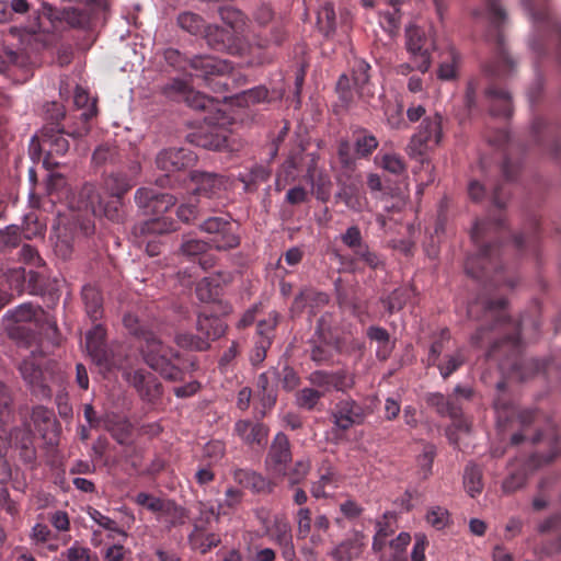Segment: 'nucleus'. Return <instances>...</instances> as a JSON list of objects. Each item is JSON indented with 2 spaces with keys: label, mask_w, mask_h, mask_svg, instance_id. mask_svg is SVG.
<instances>
[{
  "label": "nucleus",
  "mask_w": 561,
  "mask_h": 561,
  "mask_svg": "<svg viewBox=\"0 0 561 561\" xmlns=\"http://www.w3.org/2000/svg\"><path fill=\"white\" fill-rule=\"evenodd\" d=\"M485 96L490 101V112L494 116L510 117L513 112L511 94L496 85H490L485 90Z\"/></svg>",
  "instance_id": "obj_34"
},
{
  "label": "nucleus",
  "mask_w": 561,
  "mask_h": 561,
  "mask_svg": "<svg viewBox=\"0 0 561 561\" xmlns=\"http://www.w3.org/2000/svg\"><path fill=\"white\" fill-rule=\"evenodd\" d=\"M329 301L330 297L327 293L306 287L296 295L290 306V312L294 317H298L305 311H308L310 316H316Z\"/></svg>",
  "instance_id": "obj_29"
},
{
  "label": "nucleus",
  "mask_w": 561,
  "mask_h": 561,
  "mask_svg": "<svg viewBox=\"0 0 561 561\" xmlns=\"http://www.w3.org/2000/svg\"><path fill=\"white\" fill-rule=\"evenodd\" d=\"M53 112L50 118L54 121L46 124L39 131V135H35L32 139V145L37 141L38 149L46 153L44 159V165L47 169L55 168L58 165L57 162H53L50 159L54 154L64 156L69 150V141L67 136L73 139L81 138L89 133L88 126H81L71 131H66L59 127V122L65 117L64 107L54 102L49 105L47 112Z\"/></svg>",
  "instance_id": "obj_8"
},
{
  "label": "nucleus",
  "mask_w": 561,
  "mask_h": 561,
  "mask_svg": "<svg viewBox=\"0 0 561 561\" xmlns=\"http://www.w3.org/2000/svg\"><path fill=\"white\" fill-rule=\"evenodd\" d=\"M244 493L242 490L234 486H229L225 491V496L218 503V510L222 515H227L238 510L243 501Z\"/></svg>",
  "instance_id": "obj_55"
},
{
  "label": "nucleus",
  "mask_w": 561,
  "mask_h": 561,
  "mask_svg": "<svg viewBox=\"0 0 561 561\" xmlns=\"http://www.w3.org/2000/svg\"><path fill=\"white\" fill-rule=\"evenodd\" d=\"M291 445L288 436L279 432L277 433L270 446L266 455V467L274 473L285 472L287 465L291 461Z\"/></svg>",
  "instance_id": "obj_27"
},
{
  "label": "nucleus",
  "mask_w": 561,
  "mask_h": 561,
  "mask_svg": "<svg viewBox=\"0 0 561 561\" xmlns=\"http://www.w3.org/2000/svg\"><path fill=\"white\" fill-rule=\"evenodd\" d=\"M506 305L507 300L505 298L492 299L486 296H479L468 305L467 313L470 319L488 322V324H481L477 329L471 341L474 345H480L484 340L489 339L491 332L499 331L503 333L504 336L502 339L493 342L488 356L497 358L502 350L507 351L512 359L510 364L501 363V367L504 369L510 366L512 373L519 375L520 379H525L526 375L522 371L525 365L529 366L534 373L545 369L546 365L538 359L526 362L520 357V324L513 321L506 314Z\"/></svg>",
  "instance_id": "obj_2"
},
{
  "label": "nucleus",
  "mask_w": 561,
  "mask_h": 561,
  "mask_svg": "<svg viewBox=\"0 0 561 561\" xmlns=\"http://www.w3.org/2000/svg\"><path fill=\"white\" fill-rule=\"evenodd\" d=\"M463 486L471 497H476L483 490L482 469L474 465L469 463L463 471Z\"/></svg>",
  "instance_id": "obj_44"
},
{
  "label": "nucleus",
  "mask_w": 561,
  "mask_h": 561,
  "mask_svg": "<svg viewBox=\"0 0 561 561\" xmlns=\"http://www.w3.org/2000/svg\"><path fill=\"white\" fill-rule=\"evenodd\" d=\"M140 172V162L128 160L122 169L104 178L103 187L111 197H124L137 184Z\"/></svg>",
  "instance_id": "obj_18"
},
{
  "label": "nucleus",
  "mask_w": 561,
  "mask_h": 561,
  "mask_svg": "<svg viewBox=\"0 0 561 561\" xmlns=\"http://www.w3.org/2000/svg\"><path fill=\"white\" fill-rule=\"evenodd\" d=\"M218 507L209 503L201 502L198 504V516L194 520L193 533H206L211 529L214 523H218L221 516Z\"/></svg>",
  "instance_id": "obj_38"
},
{
  "label": "nucleus",
  "mask_w": 561,
  "mask_h": 561,
  "mask_svg": "<svg viewBox=\"0 0 561 561\" xmlns=\"http://www.w3.org/2000/svg\"><path fill=\"white\" fill-rule=\"evenodd\" d=\"M207 44L215 50L226 51L230 55H242L243 43L229 30L218 25H207L204 31Z\"/></svg>",
  "instance_id": "obj_25"
},
{
  "label": "nucleus",
  "mask_w": 561,
  "mask_h": 561,
  "mask_svg": "<svg viewBox=\"0 0 561 561\" xmlns=\"http://www.w3.org/2000/svg\"><path fill=\"white\" fill-rule=\"evenodd\" d=\"M82 300L89 318L93 322L100 320L103 314V298L101 293L94 286L85 285L82 288Z\"/></svg>",
  "instance_id": "obj_39"
},
{
  "label": "nucleus",
  "mask_w": 561,
  "mask_h": 561,
  "mask_svg": "<svg viewBox=\"0 0 561 561\" xmlns=\"http://www.w3.org/2000/svg\"><path fill=\"white\" fill-rule=\"evenodd\" d=\"M317 25L319 31L325 36L330 37L336 30V15L334 7L331 2H324L317 13Z\"/></svg>",
  "instance_id": "obj_42"
},
{
  "label": "nucleus",
  "mask_w": 561,
  "mask_h": 561,
  "mask_svg": "<svg viewBox=\"0 0 561 561\" xmlns=\"http://www.w3.org/2000/svg\"><path fill=\"white\" fill-rule=\"evenodd\" d=\"M123 322L129 333L144 340L141 352L146 364L164 379L182 380L186 371L196 368V363L192 358H185L179 352L164 345L153 332L140 324L137 317L126 314Z\"/></svg>",
  "instance_id": "obj_3"
},
{
  "label": "nucleus",
  "mask_w": 561,
  "mask_h": 561,
  "mask_svg": "<svg viewBox=\"0 0 561 561\" xmlns=\"http://www.w3.org/2000/svg\"><path fill=\"white\" fill-rule=\"evenodd\" d=\"M104 427L111 433L112 437L121 445L126 444L131 436V424L125 420L119 419L117 421H112L106 419L104 421Z\"/></svg>",
  "instance_id": "obj_50"
},
{
  "label": "nucleus",
  "mask_w": 561,
  "mask_h": 561,
  "mask_svg": "<svg viewBox=\"0 0 561 561\" xmlns=\"http://www.w3.org/2000/svg\"><path fill=\"white\" fill-rule=\"evenodd\" d=\"M534 141L542 146L552 157L561 156V139L557 138L543 118H535L531 125Z\"/></svg>",
  "instance_id": "obj_31"
},
{
  "label": "nucleus",
  "mask_w": 561,
  "mask_h": 561,
  "mask_svg": "<svg viewBox=\"0 0 561 561\" xmlns=\"http://www.w3.org/2000/svg\"><path fill=\"white\" fill-rule=\"evenodd\" d=\"M174 342L179 347L188 351L203 352L209 348V344L207 343L206 339H204L202 335H195L190 332L176 333Z\"/></svg>",
  "instance_id": "obj_52"
},
{
  "label": "nucleus",
  "mask_w": 561,
  "mask_h": 561,
  "mask_svg": "<svg viewBox=\"0 0 561 561\" xmlns=\"http://www.w3.org/2000/svg\"><path fill=\"white\" fill-rule=\"evenodd\" d=\"M141 236L156 237L176 230V222L169 217L148 219L137 228Z\"/></svg>",
  "instance_id": "obj_40"
},
{
  "label": "nucleus",
  "mask_w": 561,
  "mask_h": 561,
  "mask_svg": "<svg viewBox=\"0 0 561 561\" xmlns=\"http://www.w3.org/2000/svg\"><path fill=\"white\" fill-rule=\"evenodd\" d=\"M271 176V170L264 165L256 164L247 173H240L239 180L244 183L245 188L250 190L251 186H256L260 183L266 182Z\"/></svg>",
  "instance_id": "obj_57"
},
{
  "label": "nucleus",
  "mask_w": 561,
  "mask_h": 561,
  "mask_svg": "<svg viewBox=\"0 0 561 561\" xmlns=\"http://www.w3.org/2000/svg\"><path fill=\"white\" fill-rule=\"evenodd\" d=\"M73 103L79 110H82L79 118L82 121V126H87L88 122L96 115L95 101L90 102L89 93L82 88L77 87Z\"/></svg>",
  "instance_id": "obj_45"
},
{
  "label": "nucleus",
  "mask_w": 561,
  "mask_h": 561,
  "mask_svg": "<svg viewBox=\"0 0 561 561\" xmlns=\"http://www.w3.org/2000/svg\"><path fill=\"white\" fill-rule=\"evenodd\" d=\"M323 397L324 391H320L314 387H306L297 391L296 404L304 410L313 411Z\"/></svg>",
  "instance_id": "obj_53"
},
{
  "label": "nucleus",
  "mask_w": 561,
  "mask_h": 561,
  "mask_svg": "<svg viewBox=\"0 0 561 561\" xmlns=\"http://www.w3.org/2000/svg\"><path fill=\"white\" fill-rule=\"evenodd\" d=\"M340 239L351 251L345 254L335 253L341 265V272L356 274L363 272L365 268L371 271L385 268V257L368 245L358 226H350L341 233Z\"/></svg>",
  "instance_id": "obj_7"
},
{
  "label": "nucleus",
  "mask_w": 561,
  "mask_h": 561,
  "mask_svg": "<svg viewBox=\"0 0 561 561\" xmlns=\"http://www.w3.org/2000/svg\"><path fill=\"white\" fill-rule=\"evenodd\" d=\"M310 469L311 462L309 459H299L295 461L290 469L286 467L285 472H278L277 474L286 478L288 485L294 488L300 484L307 478Z\"/></svg>",
  "instance_id": "obj_46"
},
{
  "label": "nucleus",
  "mask_w": 561,
  "mask_h": 561,
  "mask_svg": "<svg viewBox=\"0 0 561 561\" xmlns=\"http://www.w3.org/2000/svg\"><path fill=\"white\" fill-rule=\"evenodd\" d=\"M442 122L443 117L438 113L422 121L417 133L412 136L409 145L411 154L423 156L426 150L435 148L440 142Z\"/></svg>",
  "instance_id": "obj_17"
},
{
  "label": "nucleus",
  "mask_w": 561,
  "mask_h": 561,
  "mask_svg": "<svg viewBox=\"0 0 561 561\" xmlns=\"http://www.w3.org/2000/svg\"><path fill=\"white\" fill-rule=\"evenodd\" d=\"M466 362L462 350L458 348L451 354H447L443 359H438L437 364H431L430 366L437 367L443 379H447L455 371H457Z\"/></svg>",
  "instance_id": "obj_43"
},
{
  "label": "nucleus",
  "mask_w": 561,
  "mask_h": 561,
  "mask_svg": "<svg viewBox=\"0 0 561 561\" xmlns=\"http://www.w3.org/2000/svg\"><path fill=\"white\" fill-rule=\"evenodd\" d=\"M8 314L13 321V324L9 329L11 337L28 342L34 336V330L31 328L32 324L35 327L42 320H49L45 311L31 302L22 304L13 310L8 311Z\"/></svg>",
  "instance_id": "obj_14"
},
{
  "label": "nucleus",
  "mask_w": 561,
  "mask_h": 561,
  "mask_svg": "<svg viewBox=\"0 0 561 561\" xmlns=\"http://www.w3.org/2000/svg\"><path fill=\"white\" fill-rule=\"evenodd\" d=\"M450 332L447 328L442 329L434 337L427 356L428 366L431 364H437V360L440 358V354L445 350V345L450 341Z\"/></svg>",
  "instance_id": "obj_62"
},
{
  "label": "nucleus",
  "mask_w": 561,
  "mask_h": 561,
  "mask_svg": "<svg viewBox=\"0 0 561 561\" xmlns=\"http://www.w3.org/2000/svg\"><path fill=\"white\" fill-rule=\"evenodd\" d=\"M126 379L137 390L139 397L148 403H156L162 396V385L149 371L144 369L128 371Z\"/></svg>",
  "instance_id": "obj_22"
},
{
  "label": "nucleus",
  "mask_w": 561,
  "mask_h": 561,
  "mask_svg": "<svg viewBox=\"0 0 561 561\" xmlns=\"http://www.w3.org/2000/svg\"><path fill=\"white\" fill-rule=\"evenodd\" d=\"M135 202L146 215L163 214L172 207L176 198L168 193H160L154 188L140 187L136 191Z\"/></svg>",
  "instance_id": "obj_21"
},
{
  "label": "nucleus",
  "mask_w": 561,
  "mask_h": 561,
  "mask_svg": "<svg viewBox=\"0 0 561 561\" xmlns=\"http://www.w3.org/2000/svg\"><path fill=\"white\" fill-rule=\"evenodd\" d=\"M522 4L531 18L538 36H548L561 45V22L552 13L549 0H522ZM530 45L538 54L546 51L541 38H534Z\"/></svg>",
  "instance_id": "obj_10"
},
{
  "label": "nucleus",
  "mask_w": 561,
  "mask_h": 561,
  "mask_svg": "<svg viewBox=\"0 0 561 561\" xmlns=\"http://www.w3.org/2000/svg\"><path fill=\"white\" fill-rule=\"evenodd\" d=\"M184 102L194 110L206 111L215 108L219 100L192 89Z\"/></svg>",
  "instance_id": "obj_63"
},
{
  "label": "nucleus",
  "mask_w": 561,
  "mask_h": 561,
  "mask_svg": "<svg viewBox=\"0 0 561 561\" xmlns=\"http://www.w3.org/2000/svg\"><path fill=\"white\" fill-rule=\"evenodd\" d=\"M460 55L455 47L450 46L444 53V59L438 68V78L442 80H453L457 77V66Z\"/></svg>",
  "instance_id": "obj_47"
},
{
  "label": "nucleus",
  "mask_w": 561,
  "mask_h": 561,
  "mask_svg": "<svg viewBox=\"0 0 561 561\" xmlns=\"http://www.w3.org/2000/svg\"><path fill=\"white\" fill-rule=\"evenodd\" d=\"M366 335L370 341L378 344L376 350L377 358L382 362L387 360L393 351V344L390 341L388 331L381 327L371 325L367 329Z\"/></svg>",
  "instance_id": "obj_37"
},
{
  "label": "nucleus",
  "mask_w": 561,
  "mask_h": 561,
  "mask_svg": "<svg viewBox=\"0 0 561 561\" xmlns=\"http://www.w3.org/2000/svg\"><path fill=\"white\" fill-rule=\"evenodd\" d=\"M128 160H134L128 156L127 150L119 149L115 144H102L95 148L92 154V162L96 167L101 165H126Z\"/></svg>",
  "instance_id": "obj_33"
},
{
  "label": "nucleus",
  "mask_w": 561,
  "mask_h": 561,
  "mask_svg": "<svg viewBox=\"0 0 561 561\" xmlns=\"http://www.w3.org/2000/svg\"><path fill=\"white\" fill-rule=\"evenodd\" d=\"M79 199L87 210L94 217H105L111 221H119L122 218L123 197L104 198L93 184H84L79 193Z\"/></svg>",
  "instance_id": "obj_13"
},
{
  "label": "nucleus",
  "mask_w": 561,
  "mask_h": 561,
  "mask_svg": "<svg viewBox=\"0 0 561 561\" xmlns=\"http://www.w3.org/2000/svg\"><path fill=\"white\" fill-rule=\"evenodd\" d=\"M337 486L336 472L332 468H328L325 471L320 473L319 480L311 483L310 492L316 499H325L329 496L327 490H334Z\"/></svg>",
  "instance_id": "obj_41"
},
{
  "label": "nucleus",
  "mask_w": 561,
  "mask_h": 561,
  "mask_svg": "<svg viewBox=\"0 0 561 561\" xmlns=\"http://www.w3.org/2000/svg\"><path fill=\"white\" fill-rule=\"evenodd\" d=\"M191 179L196 184L193 192L196 196L208 199L220 198L227 190V179L217 173L193 171L191 172Z\"/></svg>",
  "instance_id": "obj_28"
},
{
  "label": "nucleus",
  "mask_w": 561,
  "mask_h": 561,
  "mask_svg": "<svg viewBox=\"0 0 561 561\" xmlns=\"http://www.w3.org/2000/svg\"><path fill=\"white\" fill-rule=\"evenodd\" d=\"M199 229L211 236L209 243L217 251H229L240 245L238 228L230 217H208L199 224Z\"/></svg>",
  "instance_id": "obj_11"
},
{
  "label": "nucleus",
  "mask_w": 561,
  "mask_h": 561,
  "mask_svg": "<svg viewBox=\"0 0 561 561\" xmlns=\"http://www.w3.org/2000/svg\"><path fill=\"white\" fill-rule=\"evenodd\" d=\"M379 140L367 128L355 126L351 138H341L336 145L337 178L350 179L357 169V159H369L377 150Z\"/></svg>",
  "instance_id": "obj_9"
},
{
  "label": "nucleus",
  "mask_w": 561,
  "mask_h": 561,
  "mask_svg": "<svg viewBox=\"0 0 561 561\" xmlns=\"http://www.w3.org/2000/svg\"><path fill=\"white\" fill-rule=\"evenodd\" d=\"M196 158V154L187 148H169L158 153L156 164L161 171L172 173L192 167Z\"/></svg>",
  "instance_id": "obj_26"
},
{
  "label": "nucleus",
  "mask_w": 561,
  "mask_h": 561,
  "mask_svg": "<svg viewBox=\"0 0 561 561\" xmlns=\"http://www.w3.org/2000/svg\"><path fill=\"white\" fill-rule=\"evenodd\" d=\"M219 16L234 33L242 32L248 20L241 10L230 5L221 7L219 9Z\"/></svg>",
  "instance_id": "obj_48"
},
{
  "label": "nucleus",
  "mask_w": 561,
  "mask_h": 561,
  "mask_svg": "<svg viewBox=\"0 0 561 561\" xmlns=\"http://www.w3.org/2000/svg\"><path fill=\"white\" fill-rule=\"evenodd\" d=\"M294 520L297 525L296 536L297 539H307L311 533V510L309 507H300L294 515Z\"/></svg>",
  "instance_id": "obj_61"
},
{
  "label": "nucleus",
  "mask_w": 561,
  "mask_h": 561,
  "mask_svg": "<svg viewBox=\"0 0 561 561\" xmlns=\"http://www.w3.org/2000/svg\"><path fill=\"white\" fill-rule=\"evenodd\" d=\"M368 408L350 396L339 399L333 405L330 417L335 428L346 432L362 425L368 416Z\"/></svg>",
  "instance_id": "obj_15"
},
{
  "label": "nucleus",
  "mask_w": 561,
  "mask_h": 561,
  "mask_svg": "<svg viewBox=\"0 0 561 561\" xmlns=\"http://www.w3.org/2000/svg\"><path fill=\"white\" fill-rule=\"evenodd\" d=\"M31 540L36 545H46L48 550L50 551H57L58 545L53 543L51 541L57 538L55 534L50 530V528L45 525L37 523L33 526L31 531Z\"/></svg>",
  "instance_id": "obj_56"
},
{
  "label": "nucleus",
  "mask_w": 561,
  "mask_h": 561,
  "mask_svg": "<svg viewBox=\"0 0 561 561\" xmlns=\"http://www.w3.org/2000/svg\"><path fill=\"white\" fill-rule=\"evenodd\" d=\"M43 359L35 356L25 358L19 365V371L31 393L38 399H50V374L43 368Z\"/></svg>",
  "instance_id": "obj_16"
},
{
  "label": "nucleus",
  "mask_w": 561,
  "mask_h": 561,
  "mask_svg": "<svg viewBox=\"0 0 561 561\" xmlns=\"http://www.w3.org/2000/svg\"><path fill=\"white\" fill-rule=\"evenodd\" d=\"M163 56L170 66L179 70L191 68L194 76L202 78L215 92L226 91L229 81L236 80L232 73V65L228 60L209 55H196L188 58L174 48L165 49Z\"/></svg>",
  "instance_id": "obj_6"
},
{
  "label": "nucleus",
  "mask_w": 561,
  "mask_h": 561,
  "mask_svg": "<svg viewBox=\"0 0 561 561\" xmlns=\"http://www.w3.org/2000/svg\"><path fill=\"white\" fill-rule=\"evenodd\" d=\"M268 98V91L265 87L259 85L242 91L234 96L236 104L239 106H251L265 102Z\"/></svg>",
  "instance_id": "obj_54"
},
{
  "label": "nucleus",
  "mask_w": 561,
  "mask_h": 561,
  "mask_svg": "<svg viewBox=\"0 0 561 561\" xmlns=\"http://www.w3.org/2000/svg\"><path fill=\"white\" fill-rule=\"evenodd\" d=\"M288 39L285 21H275L268 26L254 28L250 37V45L259 49L280 47Z\"/></svg>",
  "instance_id": "obj_23"
},
{
  "label": "nucleus",
  "mask_w": 561,
  "mask_h": 561,
  "mask_svg": "<svg viewBox=\"0 0 561 561\" xmlns=\"http://www.w3.org/2000/svg\"><path fill=\"white\" fill-rule=\"evenodd\" d=\"M426 522L437 530L444 529L450 523L449 512L442 506H433L426 513Z\"/></svg>",
  "instance_id": "obj_64"
},
{
  "label": "nucleus",
  "mask_w": 561,
  "mask_h": 561,
  "mask_svg": "<svg viewBox=\"0 0 561 561\" xmlns=\"http://www.w3.org/2000/svg\"><path fill=\"white\" fill-rule=\"evenodd\" d=\"M176 21L183 31L192 35L204 34L207 26L203 16L190 11L180 13Z\"/></svg>",
  "instance_id": "obj_49"
},
{
  "label": "nucleus",
  "mask_w": 561,
  "mask_h": 561,
  "mask_svg": "<svg viewBox=\"0 0 561 561\" xmlns=\"http://www.w3.org/2000/svg\"><path fill=\"white\" fill-rule=\"evenodd\" d=\"M85 348L98 366L107 370L117 366V360L106 344V330L101 323L93 325V328L87 332Z\"/></svg>",
  "instance_id": "obj_20"
},
{
  "label": "nucleus",
  "mask_w": 561,
  "mask_h": 561,
  "mask_svg": "<svg viewBox=\"0 0 561 561\" xmlns=\"http://www.w3.org/2000/svg\"><path fill=\"white\" fill-rule=\"evenodd\" d=\"M252 19L255 24V28L268 26L275 21H284L280 16H277L270 4L260 3L252 12Z\"/></svg>",
  "instance_id": "obj_59"
},
{
  "label": "nucleus",
  "mask_w": 561,
  "mask_h": 561,
  "mask_svg": "<svg viewBox=\"0 0 561 561\" xmlns=\"http://www.w3.org/2000/svg\"><path fill=\"white\" fill-rule=\"evenodd\" d=\"M112 1L79 0V2L84 3V8L71 7L64 10L44 2L30 32L33 34L61 32L66 27L87 30L108 12Z\"/></svg>",
  "instance_id": "obj_4"
},
{
  "label": "nucleus",
  "mask_w": 561,
  "mask_h": 561,
  "mask_svg": "<svg viewBox=\"0 0 561 561\" xmlns=\"http://www.w3.org/2000/svg\"><path fill=\"white\" fill-rule=\"evenodd\" d=\"M407 49L411 54L415 68L425 73L431 67V51L434 48L433 42L425 32L415 25L405 30Z\"/></svg>",
  "instance_id": "obj_19"
},
{
  "label": "nucleus",
  "mask_w": 561,
  "mask_h": 561,
  "mask_svg": "<svg viewBox=\"0 0 561 561\" xmlns=\"http://www.w3.org/2000/svg\"><path fill=\"white\" fill-rule=\"evenodd\" d=\"M31 420L35 431L47 445L57 444L60 433V424L53 410L43 405H37L32 410Z\"/></svg>",
  "instance_id": "obj_24"
},
{
  "label": "nucleus",
  "mask_w": 561,
  "mask_h": 561,
  "mask_svg": "<svg viewBox=\"0 0 561 561\" xmlns=\"http://www.w3.org/2000/svg\"><path fill=\"white\" fill-rule=\"evenodd\" d=\"M196 296L203 302L216 301L220 294L221 288L217 279L211 277H205L199 280L196 285Z\"/></svg>",
  "instance_id": "obj_51"
},
{
  "label": "nucleus",
  "mask_w": 561,
  "mask_h": 561,
  "mask_svg": "<svg viewBox=\"0 0 561 561\" xmlns=\"http://www.w3.org/2000/svg\"><path fill=\"white\" fill-rule=\"evenodd\" d=\"M473 16L489 22L486 39L495 46L493 59L484 66L485 73L495 79L508 78L515 71V62L505 48L502 33V26L507 18L504 7L500 0H485L483 8L473 11Z\"/></svg>",
  "instance_id": "obj_5"
},
{
  "label": "nucleus",
  "mask_w": 561,
  "mask_h": 561,
  "mask_svg": "<svg viewBox=\"0 0 561 561\" xmlns=\"http://www.w3.org/2000/svg\"><path fill=\"white\" fill-rule=\"evenodd\" d=\"M233 481L253 493H271L273 484L264 476L251 469H234L232 472Z\"/></svg>",
  "instance_id": "obj_32"
},
{
  "label": "nucleus",
  "mask_w": 561,
  "mask_h": 561,
  "mask_svg": "<svg viewBox=\"0 0 561 561\" xmlns=\"http://www.w3.org/2000/svg\"><path fill=\"white\" fill-rule=\"evenodd\" d=\"M14 445L20 448V456L24 462L33 463L36 460L34 436L30 428H16L12 433Z\"/></svg>",
  "instance_id": "obj_36"
},
{
  "label": "nucleus",
  "mask_w": 561,
  "mask_h": 561,
  "mask_svg": "<svg viewBox=\"0 0 561 561\" xmlns=\"http://www.w3.org/2000/svg\"><path fill=\"white\" fill-rule=\"evenodd\" d=\"M227 325L217 316L201 313L197 318L196 330L198 335H202L207 340L210 345L211 341H215L222 336L226 332Z\"/></svg>",
  "instance_id": "obj_35"
},
{
  "label": "nucleus",
  "mask_w": 561,
  "mask_h": 561,
  "mask_svg": "<svg viewBox=\"0 0 561 561\" xmlns=\"http://www.w3.org/2000/svg\"><path fill=\"white\" fill-rule=\"evenodd\" d=\"M190 541L193 547L199 549L205 554L213 548H216L220 543V538L214 533H193L190 536Z\"/></svg>",
  "instance_id": "obj_58"
},
{
  "label": "nucleus",
  "mask_w": 561,
  "mask_h": 561,
  "mask_svg": "<svg viewBox=\"0 0 561 561\" xmlns=\"http://www.w3.org/2000/svg\"><path fill=\"white\" fill-rule=\"evenodd\" d=\"M332 390L347 392L355 386V375L347 369L331 371Z\"/></svg>",
  "instance_id": "obj_60"
},
{
  "label": "nucleus",
  "mask_w": 561,
  "mask_h": 561,
  "mask_svg": "<svg viewBox=\"0 0 561 561\" xmlns=\"http://www.w3.org/2000/svg\"><path fill=\"white\" fill-rule=\"evenodd\" d=\"M507 233L505 218L500 214L495 218L479 219L476 221L471 239L477 252L468 255L465 271L470 277L489 284L493 287L505 286L513 289L518 284V276L505 268L502 254L506 247H513L518 253H537L540 228L536 215L527 218L523 230L512 237L510 243L504 244L502 239Z\"/></svg>",
  "instance_id": "obj_1"
},
{
  "label": "nucleus",
  "mask_w": 561,
  "mask_h": 561,
  "mask_svg": "<svg viewBox=\"0 0 561 561\" xmlns=\"http://www.w3.org/2000/svg\"><path fill=\"white\" fill-rule=\"evenodd\" d=\"M329 314L322 316L317 323L314 337L310 341V358L317 365H329L340 350L339 337L335 336L328 321Z\"/></svg>",
  "instance_id": "obj_12"
},
{
  "label": "nucleus",
  "mask_w": 561,
  "mask_h": 561,
  "mask_svg": "<svg viewBox=\"0 0 561 561\" xmlns=\"http://www.w3.org/2000/svg\"><path fill=\"white\" fill-rule=\"evenodd\" d=\"M234 434L249 446L263 447L267 443L268 427L251 420H239L233 427Z\"/></svg>",
  "instance_id": "obj_30"
}]
</instances>
